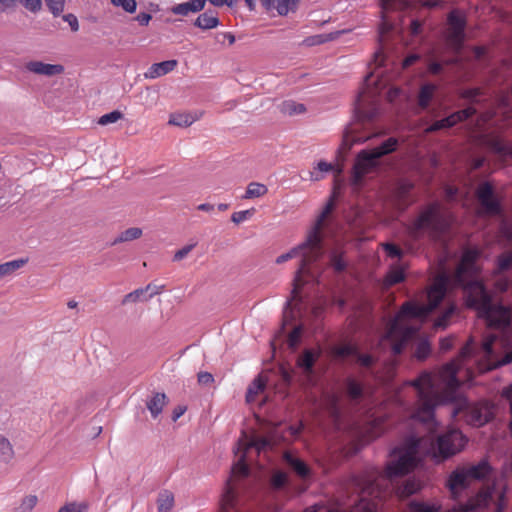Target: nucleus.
<instances>
[{
    "label": "nucleus",
    "mask_w": 512,
    "mask_h": 512,
    "mask_svg": "<svg viewBox=\"0 0 512 512\" xmlns=\"http://www.w3.org/2000/svg\"><path fill=\"white\" fill-rule=\"evenodd\" d=\"M480 254L477 248L465 249L453 276L441 273L435 278L427 291L428 304L405 302L395 317L389 321L380 345L389 344L393 356L401 354L407 342L418 331V328L410 326L407 321L414 318L425 319L443 300L450 284L463 288L467 306L476 309L479 316L487 321L489 327L496 329L509 327L512 317L511 309L493 304L484 285L475 280L478 275L476 261Z\"/></svg>",
    "instance_id": "f257e3e1"
},
{
    "label": "nucleus",
    "mask_w": 512,
    "mask_h": 512,
    "mask_svg": "<svg viewBox=\"0 0 512 512\" xmlns=\"http://www.w3.org/2000/svg\"><path fill=\"white\" fill-rule=\"evenodd\" d=\"M148 298L145 294V290L142 288L136 289L128 294H126L122 299V304H128V303H136L138 301H147Z\"/></svg>",
    "instance_id": "49530a36"
},
{
    "label": "nucleus",
    "mask_w": 512,
    "mask_h": 512,
    "mask_svg": "<svg viewBox=\"0 0 512 512\" xmlns=\"http://www.w3.org/2000/svg\"><path fill=\"white\" fill-rule=\"evenodd\" d=\"M266 382L261 377L258 376L254 381L249 385L246 393V401L253 402L255 401L257 395L265 389Z\"/></svg>",
    "instance_id": "f704fd0d"
},
{
    "label": "nucleus",
    "mask_w": 512,
    "mask_h": 512,
    "mask_svg": "<svg viewBox=\"0 0 512 512\" xmlns=\"http://www.w3.org/2000/svg\"><path fill=\"white\" fill-rule=\"evenodd\" d=\"M194 25L202 30H209L219 25V19L213 12H204L196 18Z\"/></svg>",
    "instance_id": "cd10ccee"
},
{
    "label": "nucleus",
    "mask_w": 512,
    "mask_h": 512,
    "mask_svg": "<svg viewBox=\"0 0 512 512\" xmlns=\"http://www.w3.org/2000/svg\"><path fill=\"white\" fill-rule=\"evenodd\" d=\"M385 429V418L382 416H369L363 426L359 427L358 436L361 441L369 442L378 436Z\"/></svg>",
    "instance_id": "f8f14e48"
},
{
    "label": "nucleus",
    "mask_w": 512,
    "mask_h": 512,
    "mask_svg": "<svg viewBox=\"0 0 512 512\" xmlns=\"http://www.w3.org/2000/svg\"><path fill=\"white\" fill-rule=\"evenodd\" d=\"M336 167L324 160L317 162L314 168L309 172V179L311 181H320L325 175L331 171H334Z\"/></svg>",
    "instance_id": "c85d7f7f"
},
{
    "label": "nucleus",
    "mask_w": 512,
    "mask_h": 512,
    "mask_svg": "<svg viewBox=\"0 0 512 512\" xmlns=\"http://www.w3.org/2000/svg\"><path fill=\"white\" fill-rule=\"evenodd\" d=\"M498 265L500 270H507L512 266V254L500 256L498 259Z\"/></svg>",
    "instance_id": "338daca9"
},
{
    "label": "nucleus",
    "mask_w": 512,
    "mask_h": 512,
    "mask_svg": "<svg viewBox=\"0 0 512 512\" xmlns=\"http://www.w3.org/2000/svg\"><path fill=\"white\" fill-rule=\"evenodd\" d=\"M324 226H313V229L307 235L306 240L298 246L292 248L287 253L278 256L275 260L277 264H282L295 257L301 256L300 266L296 271L293 280L292 297L290 302L291 305H297V301L300 298V291L303 285L308 283H318L319 277L322 272V266L319 263L324 249L322 245V228Z\"/></svg>",
    "instance_id": "20e7f679"
},
{
    "label": "nucleus",
    "mask_w": 512,
    "mask_h": 512,
    "mask_svg": "<svg viewBox=\"0 0 512 512\" xmlns=\"http://www.w3.org/2000/svg\"><path fill=\"white\" fill-rule=\"evenodd\" d=\"M357 348L350 344L335 346L332 349V354L337 358H345L347 356H355Z\"/></svg>",
    "instance_id": "a18cd8bd"
},
{
    "label": "nucleus",
    "mask_w": 512,
    "mask_h": 512,
    "mask_svg": "<svg viewBox=\"0 0 512 512\" xmlns=\"http://www.w3.org/2000/svg\"><path fill=\"white\" fill-rule=\"evenodd\" d=\"M413 188V184L409 181H401L397 188V195L399 198H404L410 190Z\"/></svg>",
    "instance_id": "680f3d73"
},
{
    "label": "nucleus",
    "mask_w": 512,
    "mask_h": 512,
    "mask_svg": "<svg viewBox=\"0 0 512 512\" xmlns=\"http://www.w3.org/2000/svg\"><path fill=\"white\" fill-rule=\"evenodd\" d=\"M124 115L121 111L119 110H114V111H111L109 113H106L104 115H102L97 123L101 126H107L109 124H114L116 122H118L119 120L123 119Z\"/></svg>",
    "instance_id": "c03bdc74"
},
{
    "label": "nucleus",
    "mask_w": 512,
    "mask_h": 512,
    "mask_svg": "<svg viewBox=\"0 0 512 512\" xmlns=\"http://www.w3.org/2000/svg\"><path fill=\"white\" fill-rule=\"evenodd\" d=\"M453 347V338L446 337L440 340V350L442 352H447Z\"/></svg>",
    "instance_id": "774afa93"
},
{
    "label": "nucleus",
    "mask_w": 512,
    "mask_h": 512,
    "mask_svg": "<svg viewBox=\"0 0 512 512\" xmlns=\"http://www.w3.org/2000/svg\"><path fill=\"white\" fill-rule=\"evenodd\" d=\"M372 136L370 134H362L360 127L357 124L348 126L344 133L342 143L339 147L338 152L340 154H346L354 145L362 144L369 140Z\"/></svg>",
    "instance_id": "ddd939ff"
},
{
    "label": "nucleus",
    "mask_w": 512,
    "mask_h": 512,
    "mask_svg": "<svg viewBox=\"0 0 512 512\" xmlns=\"http://www.w3.org/2000/svg\"><path fill=\"white\" fill-rule=\"evenodd\" d=\"M470 480L464 467H457L449 476L447 486L455 498L457 493L461 490L468 488Z\"/></svg>",
    "instance_id": "f3484780"
},
{
    "label": "nucleus",
    "mask_w": 512,
    "mask_h": 512,
    "mask_svg": "<svg viewBox=\"0 0 512 512\" xmlns=\"http://www.w3.org/2000/svg\"><path fill=\"white\" fill-rule=\"evenodd\" d=\"M255 212L256 211L253 208L238 211V212H235L232 214L231 220H232V222H234L236 224L240 223V222L251 221V220H253V216H254Z\"/></svg>",
    "instance_id": "09e8293b"
},
{
    "label": "nucleus",
    "mask_w": 512,
    "mask_h": 512,
    "mask_svg": "<svg viewBox=\"0 0 512 512\" xmlns=\"http://www.w3.org/2000/svg\"><path fill=\"white\" fill-rule=\"evenodd\" d=\"M467 443V438L458 429L451 428L446 432L442 433L433 440L429 437L422 438H409L404 447L396 448L393 450L392 455H398L406 453L410 446L415 445V452L413 453L415 464L417 463V454L425 448V453L431 455L433 458L446 460L459 452H461Z\"/></svg>",
    "instance_id": "39448f33"
},
{
    "label": "nucleus",
    "mask_w": 512,
    "mask_h": 512,
    "mask_svg": "<svg viewBox=\"0 0 512 512\" xmlns=\"http://www.w3.org/2000/svg\"><path fill=\"white\" fill-rule=\"evenodd\" d=\"M113 5L121 7L127 13H134L136 11V0H111Z\"/></svg>",
    "instance_id": "5fc2aeb1"
},
{
    "label": "nucleus",
    "mask_w": 512,
    "mask_h": 512,
    "mask_svg": "<svg viewBox=\"0 0 512 512\" xmlns=\"http://www.w3.org/2000/svg\"><path fill=\"white\" fill-rule=\"evenodd\" d=\"M280 111L285 115H298L305 111V106L292 100L284 101L279 106Z\"/></svg>",
    "instance_id": "e433bc0d"
},
{
    "label": "nucleus",
    "mask_w": 512,
    "mask_h": 512,
    "mask_svg": "<svg viewBox=\"0 0 512 512\" xmlns=\"http://www.w3.org/2000/svg\"><path fill=\"white\" fill-rule=\"evenodd\" d=\"M446 216L447 212L440 205L432 204L422 210L415 224H443Z\"/></svg>",
    "instance_id": "dca6fc26"
},
{
    "label": "nucleus",
    "mask_w": 512,
    "mask_h": 512,
    "mask_svg": "<svg viewBox=\"0 0 512 512\" xmlns=\"http://www.w3.org/2000/svg\"><path fill=\"white\" fill-rule=\"evenodd\" d=\"M497 340L495 335H489L485 338L481 347V358L477 363V370L479 373H484L502 365L512 363V351L505 354L500 358L494 351V343Z\"/></svg>",
    "instance_id": "6e6552de"
},
{
    "label": "nucleus",
    "mask_w": 512,
    "mask_h": 512,
    "mask_svg": "<svg viewBox=\"0 0 512 512\" xmlns=\"http://www.w3.org/2000/svg\"><path fill=\"white\" fill-rule=\"evenodd\" d=\"M245 439H241L238 443L237 462L231 469V476L227 480L225 489L220 501V512H227L232 508L236 498V486L234 480L236 478H244L249 475V467L246 463V456L250 449H255L257 453L264 452L273 448V441L267 437L251 436L249 439L244 434Z\"/></svg>",
    "instance_id": "423d86ee"
},
{
    "label": "nucleus",
    "mask_w": 512,
    "mask_h": 512,
    "mask_svg": "<svg viewBox=\"0 0 512 512\" xmlns=\"http://www.w3.org/2000/svg\"><path fill=\"white\" fill-rule=\"evenodd\" d=\"M346 395L351 401H359L364 394V388L360 381L349 376L344 381Z\"/></svg>",
    "instance_id": "a878e982"
},
{
    "label": "nucleus",
    "mask_w": 512,
    "mask_h": 512,
    "mask_svg": "<svg viewBox=\"0 0 512 512\" xmlns=\"http://www.w3.org/2000/svg\"><path fill=\"white\" fill-rule=\"evenodd\" d=\"M430 353L431 347L429 342L426 340H422L417 344L414 355L418 360H424L429 356Z\"/></svg>",
    "instance_id": "8fccbe9b"
},
{
    "label": "nucleus",
    "mask_w": 512,
    "mask_h": 512,
    "mask_svg": "<svg viewBox=\"0 0 512 512\" xmlns=\"http://www.w3.org/2000/svg\"><path fill=\"white\" fill-rule=\"evenodd\" d=\"M287 483V475L282 471H278L273 474L271 478V486L275 489L284 487Z\"/></svg>",
    "instance_id": "6e6d98bb"
},
{
    "label": "nucleus",
    "mask_w": 512,
    "mask_h": 512,
    "mask_svg": "<svg viewBox=\"0 0 512 512\" xmlns=\"http://www.w3.org/2000/svg\"><path fill=\"white\" fill-rule=\"evenodd\" d=\"M302 332V326L298 325L294 327L293 330L289 333L287 343L290 348L294 349L299 344Z\"/></svg>",
    "instance_id": "3c124183"
},
{
    "label": "nucleus",
    "mask_w": 512,
    "mask_h": 512,
    "mask_svg": "<svg viewBox=\"0 0 512 512\" xmlns=\"http://www.w3.org/2000/svg\"><path fill=\"white\" fill-rule=\"evenodd\" d=\"M63 19L68 23L72 31L77 32L79 30V22L74 14H66L63 16Z\"/></svg>",
    "instance_id": "0e129e2a"
},
{
    "label": "nucleus",
    "mask_w": 512,
    "mask_h": 512,
    "mask_svg": "<svg viewBox=\"0 0 512 512\" xmlns=\"http://www.w3.org/2000/svg\"><path fill=\"white\" fill-rule=\"evenodd\" d=\"M158 512H170L174 506V495L170 491H163L159 494Z\"/></svg>",
    "instance_id": "c9c22d12"
},
{
    "label": "nucleus",
    "mask_w": 512,
    "mask_h": 512,
    "mask_svg": "<svg viewBox=\"0 0 512 512\" xmlns=\"http://www.w3.org/2000/svg\"><path fill=\"white\" fill-rule=\"evenodd\" d=\"M177 64L178 62L176 60H167L160 63H154L144 73V77L146 79L159 78L173 71L176 68Z\"/></svg>",
    "instance_id": "5701e85b"
},
{
    "label": "nucleus",
    "mask_w": 512,
    "mask_h": 512,
    "mask_svg": "<svg viewBox=\"0 0 512 512\" xmlns=\"http://www.w3.org/2000/svg\"><path fill=\"white\" fill-rule=\"evenodd\" d=\"M463 467L467 472L470 482L473 480H483L491 472V466L487 460H481L476 465H467Z\"/></svg>",
    "instance_id": "b1692460"
},
{
    "label": "nucleus",
    "mask_w": 512,
    "mask_h": 512,
    "mask_svg": "<svg viewBox=\"0 0 512 512\" xmlns=\"http://www.w3.org/2000/svg\"><path fill=\"white\" fill-rule=\"evenodd\" d=\"M489 146L490 148L498 153V154H501V155H510L512 156V147L505 144L501 139L499 138H494L492 140H490L489 142Z\"/></svg>",
    "instance_id": "37998d69"
},
{
    "label": "nucleus",
    "mask_w": 512,
    "mask_h": 512,
    "mask_svg": "<svg viewBox=\"0 0 512 512\" xmlns=\"http://www.w3.org/2000/svg\"><path fill=\"white\" fill-rule=\"evenodd\" d=\"M320 357V351L305 349L297 359V366L305 373H311L316 360Z\"/></svg>",
    "instance_id": "bb28decb"
},
{
    "label": "nucleus",
    "mask_w": 512,
    "mask_h": 512,
    "mask_svg": "<svg viewBox=\"0 0 512 512\" xmlns=\"http://www.w3.org/2000/svg\"><path fill=\"white\" fill-rule=\"evenodd\" d=\"M142 230L138 227H131L122 232L117 238H115L111 244L116 245L122 242H128L140 238Z\"/></svg>",
    "instance_id": "4c0bfd02"
},
{
    "label": "nucleus",
    "mask_w": 512,
    "mask_h": 512,
    "mask_svg": "<svg viewBox=\"0 0 512 512\" xmlns=\"http://www.w3.org/2000/svg\"><path fill=\"white\" fill-rule=\"evenodd\" d=\"M448 42L449 45L458 50L464 40L465 19L461 12L452 11L448 17Z\"/></svg>",
    "instance_id": "9b49d317"
},
{
    "label": "nucleus",
    "mask_w": 512,
    "mask_h": 512,
    "mask_svg": "<svg viewBox=\"0 0 512 512\" xmlns=\"http://www.w3.org/2000/svg\"><path fill=\"white\" fill-rule=\"evenodd\" d=\"M476 195L481 213L486 215H498L501 213V196L491 183H481L477 188Z\"/></svg>",
    "instance_id": "9d476101"
},
{
    "label": "nucleus",
    "mask_w": 512,
    "mask_h": 512,
    "mask_svg": "<svg viewBox=\"0 0 512 512\" xmlns=\"http://www.w3.org/2000/svg\"><path fill=\"white\" fill-rule=\"evenodd\" d=\"M473 347L468 342L459 355L451 362L445 364L438 374L423 372L418 378L410 382L417 392V403L411 417L422 422L427 429L434 432L437 423L434 420V409L442 402L451 401L460 386L457 373L465 368L468 378H473V371L468 367Z\"/></svg>",
    "instance_id": "f03ea898"
},
{
    "label": "nucleus",
    "mask_w": 512,
    "mask_h": 512,
    "mask_svg": "<svg viewBox=\"0 0 512 512\" xmlns=\"http://www.w3.org/2000/svg\"><path fill=\"white\" fill-rule=\"evenodd\" d=\"M202 117V112H176L169 116L168 124L178 127H189Z\"/></svg>",
    "instance_id": "4be33fe9"
},
{
    "label": "nucleus",
    "mask_w": 512,
    "mask_h": 512,
    "mask_svg": "<svg viewBox=\"0 0 512 512\" xmlns=\"http://www.w3.org/2000/svg\"><path fill=\"white\" fill-rule=\"evenodd\" d=\"M397 144V139L391 137L374 149L360 151L355 158L352 169V185L360 186L365 177L377 169L380 158L393 152Z\"/></svg>",
    "instance_id": "0eeeda50"
},
{
    "label": "nucleus",
    "mask_w": 512,
    "mask_h": 512,
    "mask_svg": "<svg viewBox=\"0 0 512 512\" xmlns=\"http://www.w3.org/2000/svg\"><path fill=\"white\" fill-rule=\"evenodd\" d=\"M335 208V196L333 195L325 204V206L321 209L319 214L316 217L315 224H323L325 221L329 220L330 215L332 214Z\"/></svg>",
    "instance_id": "58836bf2"
},
{
    "label": "nucleus",
    "mask_w": 512,
    "mask_h": 512,
    "mask_svg": "<svg viewBox=\"0 0 512 512\" xmlns=\"http://www.w3.org/2000/svg\"><path fill=\"white\" fill-rule=\"evenodd\" d=\"M15 458V451L12 443L8 438L0 435V462L9 464Z\"/></svg>",
    "instance_id": "c756f323"
},
{
    "label": "nucleus",
    "mask_w": 512,
    "mask_h": 512,
    "mask_svg": "<svg viewBox=\"0 0 512 512\" xmlns=\"http://www.w3.org/2000/svg\"><path fill=\"white\" fill-rule=\"evenodd\" d=\"M355 357L357 359V362L362 367H365V368H370L375 363L374 357L371 355H368V354H360V353H358V351H356Z\"/></svg>",
    "instance_id": "052dcab7"
},
{
    "label": "nucleus",
    "mask_w": 512,
    "mask_h": 512,
    "mask_svg": "<svg viewBox=\"0 0 512 512\" xmlns=\"http://www.w3.org/2000/svg\"><path fill=\"white\" fill-rule=\"evenodd\" d=\"M194 246H195V244H188V245L184 246L183 248L179 249L174 254L173 260L181 261L182 259H184L191 252V250L193 249Z\"/></svg>",
    "instance_id": "e2e57ef3"
},
{
    "label": "nucleus",
    "mask_w": 512,
    "mask_h": 512,
    "mask_svg": "<svg viewBox=\"0 0 512 512\" xmlns=\"http://www.w3.org/2000/svg\"><path fill=\"white\" fill-rule=\"evenodd\" d=\"M268 192V188L265 184L259 182H251L248 184L242 199H256L263 197Z\"/></svg>",
    "instance_id": "2f4dec72"
},
{
    "label": "nucleus",
    "mask_w": 512,
    "mask_h": 512,
    "mask_svg": "<svg viewBox=\"0 0 512 512\" xmlns=\"http://www.w3.org/2000/svg\"><path fill=\"white\" fill-rule=\"evenodd\" d=\"M437 90V86L432 83L424 84L418 95V104L422 109H425L429 106L431 100L434 97V94Z\"/></svg>",
    "instance_id": "7c9ffc66"
},
{
    "label": "nucleus",
    "mask_w": 512,
    "mask_h": 512,
    "mask_svg": "<svg viewBox=\"0 0 512 512\" xmlns=\"http://www.w3.org/2000/svg\"><path fill=\"white\" fill-rule=\"evenodd\" d=\"M260 2L268 12H276L279 16H287L297 11L300 0H260Z\"/></svg>",
    "instance_id": "2eb2a0df"
},
{
    "label": "nucleus",
    "mask_w": 512,
    "mask_h": 512,
    "mask_svg": "<svg viewBox=\"0 0 512 512\" xmlns=\"http://www.w3.org/2000/svg\"><path fill=\"white\" fill-rule=\"evenodd\" d=\"M410 512H439L440 507L425 502L412 501L409 503Z\"/></svg>",
    "instance_id": "79ce46f5"
},
{
    "label": "nucleus",
    "mask_w": 512,
    "mask_h": 512,
    "mask_svg": "<svg viewBox=\"0 0 512 512\" xmlns=\"http://www.w3.org/2000/svg\"><path fill=\"white\" fill-rule=\"evenodd\" d=\"M38 498L36 495H27L22 498L19 506L15 508L14 512H31L37 505Z\"/></svg>",
    "instance_id": "a19ab883"
},
{
    "label": "nucleus",
    "mask_w": 512,
    "mask_h": 512,
    "mask_svg": "<svg viewBox=\"0 0 512 512\" xmlns=\"http://www.w3.org/2000/svg\"><path fill=\"white\" fill-rule=\"evenodd\" d=\"M88 504L85 502L82 503H68L62 508L59 509L58 512H87Z\"/></svg>",
    "instance_id": "864d4df0"
},
{
    "label": "nucleus",
    "mask_w": 512,
    "mask_h": 512,
    "mask_svg": "<svg viewBox=\"0 0 512 512\" xmlns=\"http://www.w3.org/2000/svg\"><path fill=\"white\" fill-rule=\"evenodd\" d=\"M405 278L404 270L401 267L394 266L387 273L385 283L389 286L402 282Z\"/></svg>",
    "instance_id": "ea45409f"
},
{
    "label": "nucleus",
    "mask_w": 512,
    "mask_h": 512,
    "mask_svg": "<svg viewBox=\"0 0 512 512\" xmlns=\"http://www.w3.org/2000/svg\"><path fill=\"white\" fill-rule=\"evenodd\" d=\"M414 452L413 444L406 453L388 462L383 471L373 470L369 475L357 479L359 500L352 506L351 512H376L378 503L389 497L394 478L407 473L415 465Z\"/></svg>",
    "instance_id": "7ed1b4c3"
},
{
    "label": "nucleus",
    "mask_w": 512,
    "mask_h": 512,
    "mask_svg": "<svg viewBox=\"0 0 512 512\" xmlns=\"http://www.w3.org/2000/svg\"><path fill=\"white\" fill-rule=\"evenodd\" d=\"M45 2L51 13L54 16H59L64 11L66 0H45Z\"/></svg>",
    "instance_id": "603ef678"
},
{
    "label": "nucleus",
    "mask_w": 512,
    "mask_h": 512,
    "mask_svg": "<svg viewBox=\"0 0 512 512\" xmlns=\"http://www.w3.org/2000/svg\"><path fill=\"white\" fill-rule=\"evenodd\" d=\"M166 395L164 393L155 394L151 400L147 403L151 415L156 418L163 410L166 405Z\"/></svg>",
    "instance_id": "473e14b6"
},
{
    "label": "nucleus",
    "mask_w": 512,
    "mask_h": 512,
    "mask_svg": "<svg viewBox=\"0 0 512 512\" xmlns=\"http://www.w3.org/2000/svg\"><path fill=\"white\" fill-rule=\"evenodd\" d=\"M372 74L365 79V87L360 91L355 103V111L360 120H371L377 113L376 89L372 88Z\"/></svg>",
    "instance_id": "1a4fd4ad"
},
{
    "label": "nucleus",
    "mask_w": 512,
    "mask_h": 512,
    "mask_svg": "<svg viewBox=\"0 0 512 512\" xmlns=\"http://www.w3.org/2000/svg\"><path fill=\"white\" fill-rule=\"evenodd\" d=\"M416 466H417V464L414 465L413 468H411L407 472V474L409 472H411ZM405 475H406V473L403 474V475L396 476L394 478L393 485L390 488L391 492L389 493V496L392 495L393 493H395L400 498H405V497H408V496L416 493L420 489V484L417 481H415V480H407L402 485H398L397 484V479L401 478V477H403Z\"/></svg>",
    "instance_id": "a211bd4d"
},
{
    "label": "nucleus",
    "mask_w": 512,
    "mask_h": 512,
    "mask_svg": "<svg viewBox=\"0 0 512 512\" xmlns=\"http://www.w3.org/2000/svg\"><path fill=\"white\" fill-rule=\"evenodd\" d=\"M487 409L479 405H468L464 411L465 420L468 424L480 427L489 421Z\"/></svg>",
    "instance_id": "6ab92c4d"
},
{
    "label": "nucleus",
    "mask_w": 512,
    "mask_h": 512,
    "mask_svg": "<svg viewBox=\"0 0 512 512\" xmlns=\"http://www.w3.org/2000/svg\"><path fill=\"white\" fill-rule=\"evenodd\" d=\"M381 247L390 258H400L403 254L401 248L392 243H382Z\"/></svg>",
    "instance_id": "4d7b16f0"
},
{
    "label": "nucleus",
    "mask_w": 512,
    "mask_h": 512,
    "mask_svg": "<svg viewBox=\"0 0 512 512\" xmlns=\"http://www.w3.org/2000/svg\"><path fill=\"white\" fill-rule=\"evenodd\" d=\"M143 290H145V294L149 299H151L153 296L155 295H158L160 293H162L165 289V286L164 285H155L153 283H149L147 286H145L144 288H142Z\"/></svg>",
    "instance_id": "bf43d9fd"
},
{
    "label": "nucleus",
    "mask_w": 512,
    "mask_h": 512,
    "mask_svg": "<svg viewBox=\"0 0 512 512\" xmlns=\"http://www.w3.org/2000/svg\"><path fill=\"white\" fill-rule=\"evenodd\" d=\"M283 459L286 462V464L289 467H291L300 478H307L308 476H310V468L303 460L295 457L290 452H285L283 455Z\"/></svg>",
    "instance_id": "393cba45"
},
{
    "label": "nucleus",
    "mask_w": 512,
    "mask_h": 512,
    "mask_svg": "<svg viewBox=\"0 0 512 512\" xmlns=\"http://www.w3.org/2000/svg\"><path fill=\"white\" fill-rule=\"evenodd\" d=\"M207 0H188L183 3L174 5L171 12L179 16H189L202 11L206 5Z\"/></svg>",
    "instance_id": "412c9836"
},
{
    "label": "nucleus",
    "mask_w": 512,
    "mask_h": 512,
    "mask_svg": "<svg viewBox=\"0 0 512 512\" xmlns=\"http://www.w3.org/2000/svg\"><path fill=\"white\" fill-rule=\"evenodd\" d=\"M214 382V377L209 372H200L198 373V383L200 385H211Z\"/></svg>",
    "instance_id": "69168bd1"
},
{
    "label": "nucleus",
    "mask_w": 512,
    "mask_h": 512,
    "mask_svg": "<svg viewBox=\"0 0 512 512\" xmlns=\"http://www.w3.org/2000/svg\"><path fill=\"white\" fill-rule=\"evenodd\" d=\"M330 264L337 272H341L346 268V263L341 254L333 253L330 259Z\"/></svg>",
    "instance_id": "13d9d810"
},
{
    "label": "nucleus",
    "mask_w": 512,
    "mask_h": 512,
    "mask_svg": "<svg viewBox=\"0 0 512 512\" xmlns=\"http://www.w3.org/2000/svg\"><path fill=\"white\" fill-rule=\"evenodd\" d=\"M474 113H475V109L472 107H468L464 110L455 112L444 119L434 122L432 125L426 127L424 129V132L431 133V132H435V131H438L441 129L450 128V127L456 125L458 122H461V121L469 118Z\"/></svg>",
    "instance_id": "4468645a"
},
{
    "label": "nucleus",
    "mask_w": 512,
    "mask_h": 512,
    "mask_svg": "<svg viewBox=\"0 0 512 512\" xmlns=\"http://www.w3.org/2000/svg\"><path fill=\"white\" fill-rule=\"evenodd\" d=\"M26 68L29 72L44 76H55L64 71V67L60 64H49L41 61H30Z\"/></svg>",
    "instance_id": "aec40b11"
},
{
    "label": "nucleus",
    "mask_w": 512,
    "mask_h": 512,
    "mask_svg": "<svg viewBox=\"0 0 512 512\" xmlns=\"http://www.w3.org/2000/svg\"><path fill=\"white\" fill-rule=\"evenodd\" d=\"M456 307L454 305H450L442 315H440L434 322L435 328L444 329L448 326V322L450 317L454 314Z\"/></svg>",
    "instance_id": "de8ad7c7"
},
{
    "label": "nucleus",
    "mask_w": 512,
    "mask_h": 512,
    "mask_svg": "<svg viewBox=\"0 0 512 512\" xmlns=\"http://www.w3.org/2000/svg\"><path fill=\"white\" fill-rule=\"evenodd\" d=\"M27 263L28 258H20L0 264V278L11 275L16 270L24 267Z\"/></svg>",
    "instance_id": "72a5a7b5"
}]
</instances>
